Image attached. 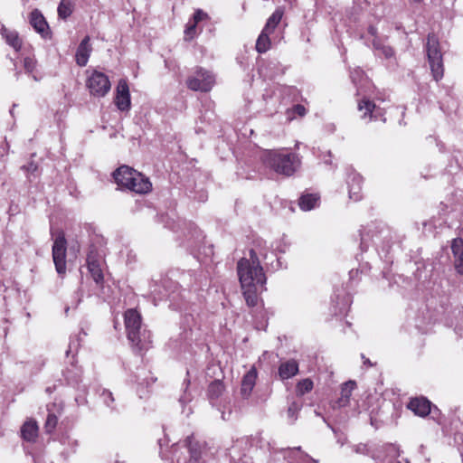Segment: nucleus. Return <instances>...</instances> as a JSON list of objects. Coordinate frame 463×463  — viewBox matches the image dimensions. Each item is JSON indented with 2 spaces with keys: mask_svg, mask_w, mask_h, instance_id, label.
I'll use <instances>...</instances> for the list:
<instances>
[{
  "mask_svg": "<svg viewBox=\"0 0 463 463\" xmlns=\"http://www.w3.org/2000/svg\"><path fill=\"white\" fill-rule=\"evenodd\" d=\"M354 387H355L354 381H348V382L345 383L341 388V396H340V398L337 399L334 407H338V408L345 407L349 403L350 397H351L352 392L354 389Z\"/></svg>",
  "mask_w": 463,
  "mask_h": 463,
  "instance_id": "bb28decb",
  "label": "nucleus"
},
{
  "mask_svg": "<svg viewBox=\"0 0 463 463\" xmlns=\"http://www.w3.org/2000/svg\"><path fill=\"white\" fill-rule=\"evenodd\" d=\"M90 36H86L82 39L80 43L79 44L76 52V62L79 66H85L88 63L91 47L90 45Z\"/></svg>",
  "mask_w": 463,
  "mask_h": 463,
  "instance_id": "aec40b11",
  "label": "nucleus"
},
{
  "mask_svg": "<svg viewBox=\"0 0 463 463\" xmlns=\"http://www.w3.org/2000/svg\"><path fill=\"white\" fill-rule=\"evenodd\" d=\"M29 24L44 40L52 38V32L47 21L39 9H33L28 17Z\"/></svg>",
  "mask_w": 463,
  "mask_h": 463,
  "instance_id": "f8f14e48",
  "label": "nucleus"
},
{
  "mask_svg": "<svg viewBox=\"0 0 463 463\" xmlns=\"http://www.w3.org/2000/svg\"><path fill=\"white\" fill-rule=\"evenodd\" d=\"M301 405L296 402H293L290 403L288 409V415L289 418H291L293 420L297 418V413L300 410Z\"/></svg>",
  "mask_w": 463,
  "mask_h": 463,
  "instance_id": "a19ab883",
  "label": "nucleus"
},
{
  "mask_svg": "<svg viewBox=\"0 0 463 463\" xmlns=\"http://www.w3.org/2000/svg\"><path fill=\"white\" fill-rule=\"evenodd\" d=\"M314 383L311 379L306 378L299 381L296 385V393L298 396H303L312 391Z\"/></svg>",
  "mask_w": 463,
  "mask_h": 463,
  "instance_id": "c9c22d12",
  "label": "nucleus"
},
{
  "mask_svg": "<svg viewBox=\"0 0 463 463\" xmlns=\"http://www.w3.org/2000/svg\"><path fill=\"white\" fill-rule=\"evenodd\" d=\"M263 165L276 174L289 177L301 168V156L288 148L267 149L260 155Z\"/></svg>",
  "mask_w": 463,
  "mask_h": 463,
  "instance_id": "f03ea898",
  "label": "nucleus"
},
{
  "mask_svg": "<svg viewBox=\"0 0 463 463\" xmlns=\"http://www.w3.org/2000/svg\"><path fill=\"white\" fill-rule=\"evenodd\" d=\"M415 2H420L421 0H414Z\"/></svg>",
  "mask_w": 463,
  "mask_h": 463,
  "instance_id": "680f3d73",
  "label": "nucleus"
},
{
  "mask_svg": "<svg viewBox=\"0 0 463 463\" xmlns=\"http://www.w3.org/2000/svg\"><path fill=\"white\" fill-rule=\"evenodd\" d=\"M392 53V51L391 49H389L388 51L385 52L386 56H391Z\"/></svg>",
  "mask_w": 463,
  "mask_h": 463,
  "instance_id": "3c124183",
  "label": "nucleus"
},
{
  "mask_svg": "<svg viewBox=\"0 0 463 463\" xmlns=\"http://www.w3.org/2000/svg\"><path fill=\"white\" fill-rule=\"evenodd\" d=\"M358 110L364 112L363 115H361V118L366 120V122L377 120L379 118L385 121V118H383V110L369 99H363L360 100L358 102Z\"/></svg>",
  "mask_w": 463,
  "mask_h": 463,
  "instance_id": "ddd939ff",
  "label": "nucleus"
},
{
  "mask_svg": "<svg viewBox=\"0 0 463 463\" xmlns=\"http://www.w3.org/2000/svg\"><path fill=\"white\" fill-rule=\"evenodd\" d=\"M115 104L121 111H128L130 109V92L128 81L125 79L119 80L116 88Z\"/></svg>",
  "mask_w": 463,
  "mask_h": 463,
  "instance_id": "4468645a",
  "label": "nucleus"
},
{
  "mask_svg": "<svg viewBox=\"0 0 463 463\" xmlns=\"http://www.w3.org/2000/svg\"><path fill=\"white\" fill-rule=\"evenodd\" d=\"M361 243L360 247L363 251H365L370 244L383 250L389 248V241L391 239L390 230L381 222H374L364 227L360 231Z\"/></svg>",
  "mask_w": 463,
  "mask_h": 463,
  "instance_id": "39448f33",
  "label": "nucleus"
},
{
  "mask_svg": "<svg viewBox=\"0 0 463 463\" xmlns=\"http://www.w3.org/2000/svg\"><path fill=\"white\" fill-rule=\"evenodd\" d=\"M162 287L164 290L159 288L157 284L152 286L151 293L154 295V298L163 299L164 298H169L173 301H176L179 298L183 297V291L180 289L178 283L174 282L170 279H164L162 281Z\"/></svg>",
  "mask_w": 463,
  "mask_h": 463,
  "instance_id": "9b49d317",
  "label": "nucleus"
},
{
  "mask_svg": "<svg viewBox=\"0 0 463 463\" xmlns=\"http://www.w3.org/2000/svg\"><path fill=\"white\" fill-rule=\"evenodd\" d=\"M24 68L25 72L35 81H40L43 79V74L37 69V62L33 58L25 57L24 59Z\"/></svg>",
  "mask_w": 463,
  "mask_h": 463,
  "instance_id": "7c9ffc66",
  "label": "nucleus"
},
{
  "mask_svg": "<svg viewBox=\"0 0 463 463\" xmlns=\"http://www.w3.org/2000/svg\"><path fill=\"white\" fill-rule=\"evenodd\" d=\"M69 373H70V370H67V372H66V377H67L69 380H71V376L69 375Z\"/></svg>",
  "mask_w": 463,
  "mask_h": 463,
  "instance_id": "5fc2aeb1",
  "label": "nucleus"
},
{
  "mask_svg": "<svg viewBox=\"0 0 463 463\" xmlns=\"http://www.w3.org/2000/svg\"><path fill=\"white\" fill-rule=\"evenodd\" d=\"M208 18V14L204 13L203 10L198 9L194 12L193 21H190L187 24L185 29V34L189 37H193L195 33V28L199 22L205 20Z\"/></svg>",
  "mask_w": 463,
  "mask_h": 463,
  "instance_id": "2f4dec72",
  "label": "nucleus"
},
{
  "mask_svg": "<svg viewBox=\"0 0 463 463\" xmlns=\"http://www.w3.org/2000/svg\"><path fill=\"white\" fill-rule=\"evenodd\" d=\"M79 345L78 339L71 340L69 345V349L67 350L66 354L67 355L71 352L73 348H77Z\"/></svg>",
  "mask_w": 463,
  "mask_h": 463,
  "instance_id": "49530a36",
  "label": "nucleus"
},
{
  "mask_svg": "<svg viewBox=\"0 0 463 463\" xmlns=\"http://www.w3.org/2000/svg\"><path fill=\"white\" fill-rule=\"evenodd\" d=\"M113 178L122 189L136 194L150 192L152 184L147 177L128 165H121L113 172Z\"/></svg>",
  "mask_w": 463,
  "mask_h": 463,
  "instance_id": "20e7f679",
  "label": "nucleus"
},
{
  "mask_svg": "<svg viewBox=\"0 0 463 463\" xmlns=\"http://www.w3.org/2000/svg\"><path fill=\"white\" fill-rule=\"evenodd\" d=\"M361 357H362V359L364 360V365H367V366H373V364L371 363V361H370L368 358H366V357L364 356V354H361Z\"/></svg>",
  "mask_w": 463,
  "mask_h": 463,
  "instance_id": "09e8293b",
  "label": "nucleus"
},
{
  "mask_svg": "<svg viewBox=\"0 0 463 463\" xmlns=\"http://www.w3.org/2000/svg\"><path fill=\"white\" fill-rule=\"evenodd\" d=\"M352 449L354 453L368 456L374 460H377L380 458L379 452L381 447L372 441L353 445Z\"/></svg>",
  "mask_w": 463,
  "mask_h": 463,
  "instance_id": "dca6fc26",
  "label": "nucleus"
},
{
  "mask_svg": "<svg viewBox=\"0 0 463 463\" xmlns=\"http://www.w3.org/2000/svg\"><path fill=\"white\" fill-rule=\"evenodd\" d=\"M60 444H61V446H62V449L61 450V453L65 458H68L70 455L75 453L79 447L78 440L74 438L68 436V435L61 437Z\"/></svg>",
  "mask_w": 463,
  "mask_h": 463,
  "instance_id": "cd10ccee",
  "label": "nucleus"
},
{
  "mask_svg": "<svg viewBox=\"0 0 463 463\" xmlns=\"http://www.w3.org/2000/svg\"><path fill=\"white\" fill-rule=\"evenodd\" d=\"M283 16V12L279 9L275 10V12L269 16L268 19L263 30L265 32L273 33L274 29L281 21Z\"/></svg>",
  "mask_w": 463,
  "mask_h": 463,
  "instance_id": "72a5a7b5",
  "label": "nucleus"
},
{
  "mask_svg": "<svg viewBox=\"0 0 463 463\" xmlns=\"http://www.w3.org/2000/svg\"><path fill=\"white\" fill-rule=\"evenodd\" d=\"M213 84V75L203 68H197L194 75H191L186 80L188 89L194 91L207 92L212 90Z\"/></svg>",
  "mask_w": 463,
  "mask_h": 463,
  "instance_id": "6e6552de",
  "label": "nucleus"
},
{
  "mask_svg": "<svg viewBox=\"0 0 463 463\" xmlns=\"http://www.w3.org/2000/svg\"><path fill=\"white\" fill-rule=\"evenodd\" d=\"M408 408L416 415L425 417L430 412L431 403L424 397L413 398L410 401Z\"/></svg>",
  "mask_w": 463,
  "mask_h": 463,
  "instance_id": "6ab92c4d",
  "label": "nucleus"
},
{
  "mask_svg": "<svg viewBox=\"0 0 463 463\" xmlns=\"http://www.w3.org/2000/svg\"><path fill=\"white\" fill-rule=\"evenodd\" d=\"M279 376L281 380H288L298 373V364L296 360L290 359L282 362L279 366Z\"/></svg>",
  "mask_w": 463,
  "mask_h": 463,
  "instance_id": "b1692460",
  "label": "nucleus"
},
{
  "mask_svg": "<svg viewBox=\"0 0 463 463\" xmlns=\"http://www.w3.org/2000/svg\"><path fill=\"white\" fill-rule=\"evenodd\" d=\"M66 239L63 232H60L52 245V260L56 271L62 276L66 272Z\"/></svg>",
  "mask_w": 463,
  "mask_h": 463,
  "instance_id": "1a4fd4ad",
  "label": "nucleus"
},
{
  "mask_svg": "<svg viewBox=\"0 0 463 463\" xmlns=\"http://www.w3.org/2000/svg\"><path fill=\"white\" fill-rule=\"evenodd\" d=\"M293 450L300 451V447L294 448Z\"/></svg>",
  "mask_w": 463,
  "mask_h": 463,
  "instance_id": "13d9d810",
  "label": "nucleus"
},
{
  "mask_svg": "<svg viewBox=\"0 0 463 463\" xmlns=\"http://www.w3.org/2000/svg\"><path fill=\"white\" fill-rule=\"evenodd\" d=\"M319 199L317 194H304L299 198L298 205L303 211H310L318 205Z\"/></svg>",
  "mask_w": 463,
  "mask_h": 463,
  "instance_id": "c85d7f7f",
  "label": "nucleus"
},
{
  "mask_svg": "<svg viewBox=\"0 0 463 463\" xmlns=\"http://www.w3.org/2000/svg\"><path fill=\"white\" fill-rule=\"evenodd\" d=\"M184 384H185V389H187V387L190 384V381L189 380H184ZM191 400H192V398H191L190 393H188L186 392V390H184V394L181 395L180 398H179V402L181 403L182 406H184V404L190 402Z\"/></svg>",
  "mask_w": 463,
  "mask_h": 463,
  "instance_id": "79ce46f5",
  "label": "nucleus"
},
{
  "mask_svg": "<svg viewBox=\"0 0 463 463\" xmlns=\"http://www.w3.org/2000/svg\"><path fill=\"white\" fill-rule=\"evenodd\" d=\"M275 269L280 268L279 259H277V266L274 267Z\"/></svg>",
  "mask_w": 463,
  "mask_h": 463,
  "instance_id": "603ef678",
  "label": "nucleus"
},
{
  "mask_svg": "<svg viewBox=\"0 0 463 463\" xmlns=\"http://www.w3.org/2000/svg\"><path fill=\"white\" fill-rule=\"evenodd\" d=\"M451 250L455 258L463 257V240L461 238H456L452 241Z\"/></svg>",
  "mask_w": 463,
  "mask_h": 463,
  "instance_id": "4c0bfd02",
  "label": "nucleus"
},
{
  "mask_svg": "<svg viewBox=\"0 0 463 463\" xmlns=\"http://www.w3.org/2000/svg\"><path fill=\"white\" fill-rule=\"evenodd\" d=\"M39 427L34 420H27L21 427V437L27 442H35L38 437Z\"/></svg>",
  "mask_w": 463,
  "mask_h": 463,
  "instance_id": "4be33fe9",
  "label": "nucleus"
},
{
  "mask_svg": "<svg viewBox=\"0 0 463 463\" xmlns=\"http://www.w3.org/2000/svg\"><path fill=\"white\" fill-rule=\"evenodd\" d=\"M325 164L330 165L331 161L329 159H325Z\"/></svg>",
  "mask_w": 463,
  "mask_h": 463,
  "instance_id": "4d7b16f0",
  "label": "nucleus"
},
{
  "mask_svg": "<svg viewBox=\"0 0 463 463\" xmlns=\"http://www.w3.org/2000/svg\"><path fill=\"white\" fill-rule=\"evenodd\" d=\"M97 395H98L99 402L103 405L108 407L111 411H114L117 410L115 397L109 390L105 389V388H98Z\"/></svg>",
  "mask_w": 463,
  "mask_h": 463,
  "instance_id": "c756f323",
  "label": "nucleus"
},
{
  "mask_svg": "<svg viewBox=\"0 0 463 463\" xmlns=\"http://www.w3.org/2000/svg\"><path fill=\"white\" fill-rule=\"evenodd\" d=\"M79 377H80V375H79V376H77L75 379H71V381H73V382H75V383H78V382H79Z\"/></svg>",
  "mask_w": 463,
  "mask_h": 463,
  "instance_id": "6e6d98bb",
  "label": "nucleus"
},
{
  "mask_svg": "<svg viewBox=\"0 0 463 463\" xmlns=\"http://www.w3.org/2000/svg\"><path fill=\"white\" fill-rule=\"evenodd\" d=\"M347 308V303H341L339 307H335L334 309L335 315H342L346 311Z\"/></svg>",
  "mask_w": 463,
  "mask_h": 463,
  "instance_id": "c03bdc74",
  "label": "nucleus"
},
{
  "mask_svg": "<svg viewBox=\"0 0 463 463\" xmlns=\"http://www.w3.org/2000/svg\"><path fill=\"white\" fill-rule=\"evenodd\" d=\"M191 237L189 240H194V242L191 243L189 246L196 248L203 240L204 236L203 235V232L201 230L197 229L196 227L191 229L190 231Z\"/></svg>",
  "mask_w": 463,
  "mask_h": 463,
  "instance_id": "58836bf2",
  "label": "nucleus"
},
{
  "mask_svg": "<svg viewBox=\"0 0 463 463\" xmlns=\"http://www.w3.org/2000/svg\"><path fill=\"white\" fill-rule=\"evenodd\" d=\"M87 267L94 281L97 284L101 283L103 281V273L100 263L92 253L87 257Z\"/></svg>",
  "mask_w": 463,
  "mask_h": 463,
  "instance_id": "a878e982",
  "label": "nucleus"
},
{
  "mask_svg": "<svg viewBox=\"0 0 463 463\" xmlns=\"http://www.w3.org/2000/svg\"><path fill=\"white\" fill-rule=\"evenodd\" d=\"M225 385L222 380H214L209 385L207 389V397L213 407H216L222 413V419L228 420L231 415V411L226 413L222 411V408L225 407V404L229 402L225 396Z\"/></svg>",
  "mask_w": 463,
  "mask_h": 463,
  "instance_id": "0eeeda50",
  "label": "nucleus"
},
{
  "mask_svg": "<svg viewBox=\"0 0 463 463\" xmlns=\"http://www.w3.org/2000/svg\"><path fill=\"white\" fill-rule=\"evenodd\" d=\"M347 185L349 197L354 201H359L362 198L363 177L356 172H352L347 176Z\"/></svg>",
  "mask_w": 463,
  "mask_h": 463,
  "instance_id": "2eb2a0df",
  "label": "nucleus"
},
{
  "mask_svg": "<svg viewBox=\"0 0 463 463\" xmlns=\"http://www.w3.org/2000/svg\"><path fill=\"white\" fill-rule=\"evenodd\" d=\"M20 169L24 172L28 183L32 184L39 180L42 170L39 165L32 158L21 165Z\"/></svg>",
  "mask_w": 463,
  "mask_h": 463,
  "instance_id": "5701e85b",
  "label": "nucleus"
},
{
  "mask_svg": "<svg viewBox=\"0 0 463 463\" xmlns=\"http://www.w3.org/2000/svg\"><path fill=\"white\" fill-rule=\"evenodd\" d=\"M116 463H124V462H119V461H117Z\"/></svg>",
  "mask_w": 463,
  "mask_h": 463,
  "instance_id": "e2e57ef3",
  "label": "nucleus"
},
{
  "mask_svg": "<svg viewBox=\"0 0 463 463\" xmlns=\"http://www.w3.org/2000/svg\"><path fill=\"white\" fill-rule=\"evenodd\" d=\"M87 87L91 95L104 97L110 90L111 85L106 74L94 71L87 80Z\"/></svg>",
  "mask_w": 463,
  "mask_h": 463,
  "instance_id": "9d476101",
  "label": "nucleus"
},
{
  "mask_svg": "<svg viewBox=\"0 0 463 463\" xmlns=\"http://www.w3.org/2000/svg\"><path fill=\"white\" fill-rule=\"evenodd\" d=\"M388 448L395 449V448L392 444L388 445Z\"/></svg>",
  "mask_w": 463,
  "mask_h": 463,
  "instance_id": "bf43d9fd",
  "label": "nucleus"
},
{
  "mask_svg": "<svg viewBox=\"0 0 463 463\" xmlns=\"http://www.w3.org/2000/svg\"><path fill=\"white\" fill-rule=\"evenodd\" d=\"M369 33H370L372 35H375V33H376V29H375L374 27L371 26V27L369 28Z\"/></svg>",
  "mask_w": 463,
  "mask_h": 463,
  "instance_id": "8fccbe9b",
  "label": "nucleus"
},
{
  "mask_svg": "<svg viewBox=\"0 0 463 463\" xmlns=\"http://www.w3.org/2000/svg\"><path fill=\"white\" fill-rule=\"evenodd\" d=\"M125 327L128 339L138 351H143L150 346L151 334L142 324L140 314L133 308L128 309L124 314Z\"/></svg>",
  "mask_w": 463,
  "mask_h": 463,
  "instance_id": "7ed1b4c3",
  "label": "nucleus"
},
{
  "mask_svg": "<svg viewBox=\"0 0 463 463\" xmlns=\"http://www.w3.org/2000/svg\"><path fill=\"white\" fill-rule=\"evenodd\" d=\"M259 256L264 260L268 258L265 241L258 240L255 248L250 249L249 258H242L238 261L237 272L241 286L242 294L249 307H256L259 294L265 290L267 278L260 265Z\"/></svg>",
  "mask_w": 463,
  "mask_h": 463,
  "instance_id": "f257e3e1",
  "label": "nucleus"
},
{
  "mask_svg": "<svg viewBox=\"0 0 463 463\" xmlns=\"http://www.w3.org/2000/svg\"><path fill=\"white\" fill-rule=\"evenodd\" d=\"M327 156H328L329 157L331 156V152H330V151H328V152H327Z\"/></svg>",
  "mask_w": 463,
  "mask_h": 463,
  "instance_id": "052dcab7",
  "label": "nucleus"
},
{
  "mask_svg": "<svg viewBox=\"0 0 463 463\" xmlns=\"http://www.w3.org/2000/svg\"><path fill=\"white\" fill-rule=\"evenodd\" d=\"M57 423H58V417L54 413L49 411L47 418H46L45 425H44L46 432L47 433L52 432L55 430Z\"/></svg>",
  "mask_w": 463,
  "mask_h": 463,
  "instance_id": "e433bc0d",
  "label": "nucleus"
},
{
  "mask_svg": "<svg viewBox=\"0 0 463 463\" xmlns=\"http://www.w3.org/2000/svg\"><path fill=\"white\" fill-rule=\"evenodd\" d=\"M292 112L294 114H297V115L300 116V117H303V116L306 115L307 109H306V108L303 105L298 104V105H295L292 108Z\"/></svg>",
  "mask_w": 463,
  "mask_h": 463,
  "instance_id": "37998d69",
  "label": "nucleus"
},
{
  "mask_svg": "<svg viewBox=\"0 0 463 463\" xmlns=\"http://www.w3.org/2000/svg\"><path fill=\"white\" fill-rule=\"evenodd\" d=\"M73 11V4L71 0H61L59 4L57 12L59 17L62 19L68 18Z\"/></svg>",
  "mask_w": 463,
  "mask_h": 463,
  "instance_id": "f704fd0d",
  "label": "nucleus"
},
{
  "mask_svg": "<svg viewBox=\"0 0 463 463\" xmlns=\"http://www.w3.org/2000/svg\"><path fill=\"white\" fill-rule=\"evenodd\" d=\"M185 444L189 452V463H201L203 446L194 439L193 436L187 437Z\"/></svg>",
  "mask_w": 463,
  "mask_h": 463,
  "instance_id": "393cba45",
  "label": "nucleus"
},
{
  "mask_svg": "<svg viewBox=\"0 0 463 463\" xmlns=\"http://www.w3.org/2000/svg\"><path fill=\"white\" fill-rule=\"evenodd\" d=\"M362 74H363L362 71H354V72H352L351 79H352L353 82L356 83V77H359Z\"/></svg>",
  "mask_w": 463,
  "mask_h": 463,
  "instance_id": "de8ad7c7",
  "label": "nucleus"
},
{
  "mask_svg": "<svg viewBox=\"0 0 463 463\" xmlns=\"http://www.w3.org/2000/svg\"><path fill=\"white\" fill-rule=\"evenodd\" d=\"M0 33L10 47L15 52H19L23 45V40L20 37L18 32L6 28L4 24H1Z\"/></svg>",
  "mask_w": 463,
  "mask_h": 463,
  "instance_id": "f3484780",
  "label": "nucleus"
},
{
  "mask_svg": "<svg viewBox=\"0 0 463 463\" xmlns=\"http://www.w3.org/2000/svg\"><path fill=\"white\" fill-rule=\"evenodd\" d=\"M270 33L265 32L263 29L259 35L257 42H256V50L259 53H264L266 52L269 47H270V39H269Z\"/></svg>",
  "mask_w": 463,
  "mask_h": 463,
  "instance_id": "473e14b6",
  "label": "nucleus"
},
{
  "mask_svg": "<svg viewBox=\"0 0 463 463\" xmlns=\"http://www.w3.org/2000/svg\"><path fill=\"white\" fill-rule=\"evenodd\" d=\"M146 372L142 369L137 375H136V382L137 384V392L139 398H145L148 393V387L154 383L155 380L152 376H147Z\"/></svg>",
  "mask_w": 463,
  "mask_h": 463,
  "instance_id": "412c9836",
  "label": "nucleus"
},
{
  "mask_svg": "<svg viewBox=\"0 0 463 463\" xmlns=\"http://www.w3.org/2000/svg\"><path fill=\"white\" fill-rule=\"evenodd\" d=\"M257 370L255 367H251L242 377L241 394L243 398L247 399L250 397L257 380Z\"/></svg>",
  "mask_w": 463,
  "mask_h": 463,
  "instance_id": "a211bd4d",
  "label": "nucleus"
},
{
  "mask_svg": "<svg viewBox=\"0 0 463 463\" xmlns=\"http://www.w3.org/2000/svg\"><path fill=\"white\" fill-rule=\"evenodd\" d=\"M273 250L280 253H285L289 248V242L285 236L277 241L273 245Z\"/></svg>",
  "mask_w": 463,
  "mask_h": 463,
  "instance_id": "ea45409f",
  "label": "nucleus"
},
{
  "mask_svg": "<svg viewBox=\"0 0 463 463\" xmlns=\"http://www.w3.org/2000/svg\"><path fill=\"white\" fill-rule=\"evenodd\" d=\"M456 269L458 273L463 274V257L458 258L457 263H456Z\"/></svg>",
  "mask_w": 463,
  "mask_h": 463,
  "instance_id": "a18cd8bd",
  "label": "nucleus"
},
{
  "mask_svg": "<svg viewBox=\"0 0 463 463\" xmlns=\"http://www.w3.org/2000/svg\"><path fill=\"white\" fill-rule=\"evenodd\" d=\"M425 50L432 77L436 81H439L444 75V64L440 44L434 33L428 34Z\"/></svg>",
  "mask_w": 463,
  "mask_h": 463,
  "instance_id": "423d86ee",
  "label": "nucleus"
},
{
  "mask_svg": "<svg viewBox=\"0 0 463 463\" xmlns=\"http://www.w3.org/2000/svg\"><path fill=\"white\" fill-rule=\"evenodd\" d=\"M338 443H340L341 446H343L345 443V439L344 440L339 439Z\"/></svg>",
  "mask_w": 463,
  "mask_h": 463,
  "instance_id": "864d4df0",
  "label": "nucleus"
}]
</instances>
